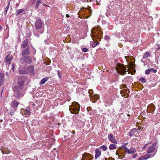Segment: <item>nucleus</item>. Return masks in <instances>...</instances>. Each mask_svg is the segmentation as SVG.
Returning <instances> with one entry per match:
<instances>
[{"mask_svg": "<svg viewBox=\"0 0 160 160\" xmlns=\"http://www.w3.org/2000/svg\"><path fill=\"white\" fill-rule=\"evenodd\" d=\"M99 148L102 149L103 151H105L107 149V147L104 145H102Z\"/></svg>", "mask_w": 160, "mask_h": 160, "instance_id": "nucleus-29", "label": "nucleus"}, {"mask_svg": "<svg viewBox=\"0 0 160 160\" xmlns=\"http://www.w3.org/2000/svg\"><path fill=\"white\" fill-rule=\"evenodd\" d=\"M27 72H29L30 73H33L34 72V69L33 67L32 66H30L28 68Z\"/></svg>", "mask_w": 160, "mask_h": 160, "instance_id": "nucleus-19", "label": "nucleus"}, {"mask_svg": "<svg viewBox=\"0 0 160 160\" xmlns=\"http://www.w3.org/2000/svg\"><path fill=\"white\" fill-rule=\"evenodd\" d=\"M27 80V78L23 76H20L18 78V83L20 86V88L21 90H23L24 89L23 85L25 82Z\"/></svg>", "mask_w": 160, "mask_h": 160, "instance_id": "nucleus-6", "label": "nucleus"}, {"mask_svg": "<svg viewBox=\"0 0 160 160\" xmlns=\"http://www.w3.org/2000/svg\"><path fill=\"white\" fill-rule=\"evenodd\" d=\"M112 142L115 144L117 143V141H112Z\"/></svg>", "mask_w": 160, "mask_h": 160, "instance_id": "nucleus-42", "label": "nucleus"}, {"mask_svg": "<svg viewBox=\"0 0 160 160\" xmlns=\"http://www.w3.org/2000/svg\"><path fill=\"white\" fill-rule=\"evenodd\" d=\"M58 77H59V78H61V75H60V74L59 73V72H58Z\"/></svg>", "mask_w": 160, "mask_h": 160, "instance_id": "nucleus-44", "label": "nucleus"}, {"mask_svg": "<svg viewBox=\"0 0 160 160\" xmlns=\"http://www.w3.org/2000/svg\"><path fill=\"white\" fill-rule=\"evenodd\" d=\"M109 140H115L114 137L111 134H109L108 136Z\"/></svg>", "mask_w": 160, "mask_h": 160, "instance_id": "nucleus-24", "label": "nucleus"}, {"mask_svg": "<svg viewBox=\"0 0 160 160\" xmlns=\"http://www.w3.org/2000/svg\"><path fill=\"white\" fill-rule=\"evenodd\" d=\"M125 150L127 153L131 154H133L136 151L135 149L133 148H131L130 149H129L127 148H126Z\"/></svg>", "mask_w": 160, "mask_h": 160, "instance_id": "nucleus-14", "label": "nucleus"}, {"mask_svg": "<svg viewBox=\"0 0 160 160\" xmlns=\"http://www.w3.org/2000/svg\"><path fill=\"white\" fill-rule=\"evenodd\" d=\"M95 158L96 159H97L100 156L101 151L100 149L97 148L95 150Z\"/></svg>", "mask_w": 160, "mask_h": 160, "instance_id": "nucleus-15", "label": "nucleus"}, {"mask_svg": "<svg viewBox=\"0 0 160 160\" xmlns=\"http://www.w3.org/2000/svg\"><path fill=\"white\" fill-rule=\"evenodd\" d=\"M43 32V31H42V32H40V33H42Z\"/></svg>", "mask_w": 160, "mask_h": 160, "instance_id": "nucleus-52", "label": "nucleus"}, {"mask_svg": "<svg viewBox=\"0 0 160 160\" xmlns=\"http://www.w3.org/2000/svg\"><path fill=\"white\" fill-rule=\"evenodd\" d=\"M11 70H12V72H14V65L13 63H12V68H11Z\"/></svg>", "mask_w": 160, "mask_h": 160, "instance_id": "nucleus-35", "label": "nucleus"}, {"mask_svg": "<svg viewBox=\"0 0 160 160\" xmlns=\"http://www.w3.org/2000/svg\"><path fill=\"white\" fill-rule=\"evenodd\" d=\"M35 27L36 29H41L42 27V23L41 19H38L35 22Z\"/></svg>", "mask_w": 160, "mask_h": 160, "instance_id": "nucleus-10", "label": "nucleus"}, {"mask_svg": "<svg viewBox=\"0 0 160 160\" xmlns=\"http://www.w3.org/2000/svg\"><path fill=\"white\" fill-rule=\"evenodd\" d=\"M19 103L18 102L15 101H12L10 109L8 111V113L11 115L12 116L14 112L16 110Z\"/></svg>", "mask_w": 160, "mask_h": 160, "instance_id": "nucleus-5", "label": "nucleus"}, {"mask_svg": "<svg viewBox=\"0 0 160 160\" xmlns=\"http://www.w3.org/2000/svg\"><path fill=\"white\" fill-rule=\"evenodd\" d=\"M13 58L12 56L10 55H8L7 56L5 59V60L7 62V64L8 66H9L10 64V62L12 59Z\"/></svg>", "mask_w": 160, "mask_h": 160, "instance_id": "nucleus-13", "label": "nucleus"}, {"mask_svg": "<svg viewBox=\"0 0 160 160\" xmlns=\"http://www.w3.org/2000/svg\"><path fill=\"white\" fill-rule=\"evenodd\" d=\"M92 155L89 153H84L81 160H92Z\"/></svg>", "mask_w": 160, "mask_h": 160, "instance_id": "nucleus-12", "label": "nucleus"}, {"mask_svg": "<svg viewBox=\"0 0 160 160\" xmlns=\"http://www.w3.org/2000/svg\"><path fill=\"white\" fill-rule=\"evenodd\" d=\"M13 89L15 97L18 98L20 96H22L23 95L24 93L22 92V91H20L18 86H15Z\"/></svg>", "mask_w": 160, "mask_h": 160, "instance_id": "nucleus-8", "label": "nucleus"}, {"mask_svg": "<svg viewBox=\"0 0 160 160\" xmlns=\"http://www.w3.org/2000/svg\"><path fill=\"white\" fill-rule=\"evenodd\" d=\"M102 22L103 24H105L106 23V22L104 20H102Z\"/></svg>", "mask_w": 160, "mask_h": 160, "instance_id": "nucleus-41", "label": "nucleus"}, {"mask_svg": "<svg viewBox=\"0 0 160 160\" xmlns=\"http://www.w3.org/2000/svg\"><path fill=\"white\" fill-rule=\"evenodd\" d=\"M147 110H150L151 112H153L155 110V106L153 104H151L148 105L147 108Z\"/></svg>", "mask_w": 160, "mask_h": 160, "instance_id": "nucleus-16", "label": "nucleus"}, {"mask_svg": "<svg viewBox=\"0 0 160 160\" xmlns=\"http://www.w3.org/2000/svg\"><path fill=\"white\" fill-rule=\"evenodd\" d=\"M141 128V127H140V128H138V130H139Z\"/></svg>", "mask_w": 160, "mask_h": 160, "instance_id": "nucleus-46", "label": "nucleus"}, {"mask_svg": "<svg viewBox=\"0 0 160 160\" xmlns=\"http://www.w3.org/2000/svg\"><path fill=\"white\" fill-rule=\"evenodd\" d=\"M30 52L28 48H26L24 49L22 52V56H25V55H29Z\"/></svg>", "mask_w": 160, "mask_h": 160, "instance_id": "nucleus-18", "label": "nucleus"}, {"mask_svg": "<svg viewBox=\"0 0 160 160\" xmlns=\"http://www.w3.org/2000/svg\"><path fill=\"white\" fill-rule=\"evenodd\" d=\"M9 3L8 4V5H7V6L5 8V10L4 12V14L5 15H6L7 14V11L9 9Z\"/></svg>", "mask_w": 160, "mask_h": 160, "instance_id": "nucleus-26", "label": "nucleus"}, {"mask_svg": "<svg viewBox=\"0 0 160 160\" xmlns=\"http://www.w3.org/2000/svg\"><path fill=\"white\" fill-rule=\"evenodd\" d=\"M116 69L118 72L122 75L125 74L127 70V67H125L123 65L120 64L118 65Z\"/></svg>", "mask_w": 160, "mask_h": 160, "instance_id": "nucleus-7", "label": "nucleus"}, {"mask_svg": "<svg viewBox=\"0 0 160 160\" xmlns=\"http://www.w3.org/2000/svg\"><path fill=\"white\" fill-rule=\"evenodd\" d=\"M21 62L22 63L30 64L32 62L31 58L30 56H24L21 58Z\"/></svg>", "mask_w": 160, "mask_h": 160, "instance_id": "nucleus-9", "label": "nucleus"}, {"mask_svg": "<svg viewBox=\"0 0 160 160\" xmlns=\"http://www.w3.org/2000/svg\"><path fill=\"white\" fill-rule=\"evenodd\" d=\"M42 3V2L40 1H38L37 3L36 4V8H38L39 6V5Z\"/></svg>", "mask_w": 160, "mask_h": 160, "instance_id": "nucleus-32", "label": "nucleus"}, {"mask_svg": "<svg viewBox=\"0 0 160 160\" xmlns=\"http://www.w3.org/2000/svg\"><path fill=\"white\" fill-rule=\"evenodd\" d=\"M99 98V95H98V94H96V95L94 94L92 98H91V101H92V102L94 103L95 102H94L93 101H92V99L93 98L96 99H98Z\"/></svg>", "mask_w": 160, "mask_h": 160, "instance_id": "nucleus-25", "label": "nucleus"}, {"mask_svg": "<svg viewBox=\"0 0 160 160\" xmlns=\"http://www.w3.org/2000/svg\"><path fill=\"white\" fill-rule=\"evenodd\" d=\"M139 81L142 83H144L146 82V80L144 78H142L140 79Z\"/></svg>", "mask_w": 160, "mask_h": 160, "instance_id": "nucleus-31", "label": "nucleus"}, {"mask_svg": "<svg viewBox=\"0 0 160 160\" xmlns=\"http://www.w3.org/2000/svg\"><path fill=\"white\" fill-rule=\"evenodd\" d=\"M137 156V154H134L133 155L132 157L133 158H135Z\"/></svg>", "mask_w": 160, "mask_h": 160, "instance_id": "nucleus-39", "label": "nucleus"}, {"mask_svg": "<svg viewBox=\"0 0 160 160\" xmlns=\"http://www.w3.org/2000/svg\"><path fill=\"white\" fill-rule=\"evenodd\" d=\"M35 106V104L33 102H30L29 103L28 107H27L25 109H21V113L23 116L25 115V117H28L29 115L31 112L30 111V109H33Z\"/></svg>", "mask_w": 160, "mask_h": 160, "instance_id": "nucleus-3", "label": "nucleus"}, {"mask_svg": "<svg viewBox=\"0 0 160 160\" xmlns=\"http://www.w3.org/2000/svg\"><path fill=\"white\" fill-rule=\"evenodd\" d=\"M66 17L67 18H69V16H70L68 14H66Z\"/></svg>", "mask_w": 160, "mask_h": 160, "instance_id": "nucleus-45", "label": "nucleus"}, {"mask_svg": "<svg viewBox=\"0 0 160 160\" xmlns=\"http://www.w3.org/2000/svg\"><path fill=\"white\" fill-rule=\"evenodd\" d=\"M128 117H129L130 116V114H128Z\"/></svg>", "mask_w": 160, "mask_h": 160, "instance_id": "nucleus-49", "label": "nucleus"}, {"mask_svg": "<svg viewBox=\"0 0 160 160\" xmlns=\"http://www.w3.org/2000/svg\"><path fill=\"white\" fill-rule=\"evenodd\" d=\"M80 110V106L78 103L76 102L72 103V105L70 107L69 110L72 113L77 114Z\"/></svg>", "mask_w": 160, "mask_h": 160, "instance_id": "nucleus-4", "label": "nucleus"}, {"mask_svg": "<svg viewBox=\"0 0 160 160\" xmlns=\"http://www.w3.org/2000/svg\"><path fill=\"white\" fill-rule=\"evenodd\" d=\"M99 44V42H97L96 43L95 42H94L93 43L92 45V46L93 47H95L96 45H98Z\"/></svg>", "mask_w": 160, "mask_h": 160, "instance_id": "nucleus-37", "label": "nucleus"}, {"mask_svg": "<svg viewBox=\"0 0 160 160\" xmlns=\"http://www.w3.org/2000/svg\"><path fill=\"white\" fill-rule=\"evenodd\" d=\"M92 37L93 39H95L96 37H98L99 38L102 35L103 32L101 31L100 27L98 26L97 28H93L91 31Z\"/></svg>", "mask_w": 160, "mask_h": 160, "instance_id": "nucleus-2", "label": "nucleus"}, {"mask_svg": "<svg viewBox=\"0 0 160 160\" xmlns=\"http://www.w3.org/2000/svg\"><path fill=\"white\" fill-rule=\"evenodd\" d=\"M150 56V55L148 52H146L144 54L143 58H146L147 57H149Z\"/></svg>", "mask_w": 160, "mask_h": 160, "instance_id": "nucleus-30", "label": "nucleus"}, {"mask_svg": "<svg viewBox=\"0 0 160 160\" xmlns=\"http://www.w3.org/2000/svg\"><path fill=\"white\" fill-rule=\"evenodd\" d=\"M96 4H97V5H99V3L98 2H97L96 3Z\"/></svg>", "mask_w": 160, "mask_h": 160, "instance_id": "nucleus-48", "label": "nucleus"}, {"mask_svg": "<svg viewBox=\"0 0 160 160\" xmlns=\"http://www.w3.org/2000/svg\"><path fill=\"white\" fill-rule=\"evenodd\" d=\"M82 51L84 52H88V49L87 48H82Z\"/></svg>", "mask_w": 160, "mask_h": 160, "instance_id": "nucleus-34", "label": "nucleus"}, {"mask_svg": "<svg viewBox=\"0 0 160 160\" xmlns=\"http://www.w3.org/2000/svg\"><path fill=\"white\" fill-rule=\"evenodd\" d=\"M109 38V37L108 36H106L105 37V39L106 40H108Z\"/></svg>", "mask_w": 160, "mask_h": 160, "instance_id": "nucleus-38", "label": "nucleus"}, {"mask_svg": "<svg viewBox=\"0 0 160 160\" xmlns=\"http://www.w3.org/2000/svg\"><path fill=\"white\" fill-rule=\"evenodd\" d=\"M155 48L156 49L155 52H156L157 50L160 49V45L158 44H157L155 47Z\"/></svg>", "mask_w": 160, "mask_h": 160, "instance_id": "nucleus-27", "label": "nucleus"}, {"mask_svg": "<svg viewBox=\"0 0 160 160\" xmlns=\"http://www.w3.org/2000/svg\"><path fill=\"white\" fill-rule=\"evenodd\" d=\"M28 39H26L24 40L23 42L22 47L23 48H25L26 47L28 44Z\"/></svg>", "mask_w": 160, "mask_h": 160, "instance_id": "nucleus-21", "label": "nucleus"}, {"mask_svg": "<svg viewBox=\"0 0 160 160\" xmlns=\"http://www.w3.org/2000/svg\"><path fill=\"white\" fill-rule=\"evenodd\" d=\"M91 94L90 93L89 94V96L91 97Z\"/></svg>", "mask_w": 160, "mask_h": 160, "instance_id": "nucleus-50", "label": "nucleus"}, {"mask_svg": "<svg viewBox=\"0 0 160 160\" xmlns=\"http://www.w3.org/2000/svg\"><path fill=\"white\" fill-rule=\"evenodd\" d=\"M150 72H152L156 73L157 72V70H156L152 68H151L150 69H149Z\"/></svg>", "mask_w": 160, "mask_h": 160, "instance_id": "nucleus-33", "label": "nucleus"}, {"mask_svg": "<svg viewBox=\"0 0 160 160\" xmlns=\"http://www.w3.org/2000/svg\"><path fill=\"white\" fill-rule=\"evenodd\" d=\"M156 142L153 144L147 150L148 154L141 157L138 159V160H146L154 156L156 153L155 152H154L155 149L154 146L156 145Z\"/></svg>", "mask_w": 160, "mask_h": 160, "instance_id": "nucleus-1", "label": "nucleus"}, {"mask_svg": "<svg viewBox=\"0 0 160 160\" xmlns=\"http://www.w3.org/2000/svg\"><path fill=\"white\" fill-rule=\"evenodd\" d=\"M150 71L149 69H147L145 70V73L146 74H148L150 73Z\"/></svg>", "mask_w": 160, "mask_h": 160, "instance_id": "nucleus-36", "label": "nucleus"}, {"mask_svg": "<svg viewBox=\"0 0 160 160\" xmlns=\"http://www.w3.org/2000/svg\"><path fill=\"white\" fill-rule=\"evenodd\" d=\"M109 148L110 149L113 150L116 148L117 146L115 144H112L110 145Z\"/></svg>", "mask_w": 160, "mask_h": 160, "instance_id": "nucleus-23", "label": "nucleus"}, {"mask_svg": "<svg viewBox=\"0 0 160 160\" xmlns=\"http://www.w3.org/2000/svg\"><path fill=\"white\" fill-rule=\"evenodd\" d=\"M138 131L136 128H134L129 132L130 136L131 137L132 136H135L137 137L139 136Z\"/></svg>", "mask_w": 160, "mask_h": 160, "instance_id": "nucleus-11", "label": "nucleus"}, {"mask_svg": "<svg viewBox=\"0 0 160 160\" xmlns=\"http://www.w3.org/2000/svg\"><path fill=\"white\" fill-rule=\"evenodd\" d=\"M2 119H1L0 120V122H2Z\"/></svg>", "mask_w": 160, "mask_h": 160, "instance_id": "nucleus-51", "label": "nucleus"}, {"mask_svg": "<svg viewBox=\"0 0 160 160\" xmlns=\"http://www.w3.org/2000/svg\"><path fill=\"white\" fill-rule=\"evenodd\" d=\"M4 76L2 73H0V86H1L4 82Z\"/></svg>", "mask_w": 160, "mask_h": 160, "instance_id": "nucleus-20", "label": "nucleus"}, {"mask_svg": "<svg viewBox=\"0 0 160 160\" xmlns=\"http://www.w3.org/2000/svg\"><path fill=\"white\" fill-rule=\"evenodd\" d=\"M91 108L90 107H88L87 108V110L88 111H90L91 109Z\"/></svg>", "mask_w": 160, "mask_h": 160, "instance_id": "nucleus-43", "label": "nucleus"}, {"mask_svg": "<svg viewBox=\"0 0 160 160\" xmlns=\"http://www.w3.org/2000/svg\"><path fill=\"white\" fill-rule=\"evenodd\" d=\"M48 77H46L42 79L41 81L40 84H44L48 80Z\"/></svg>", "mask_w": 160, "mask_h": 160, "instance_id": "nucleus-22", "label": "nucleus"}, {"mask_svg": "<svg viewBox=\"0 0 160 160\" xmlns=\"http://www.w3.org/2000/svg\"><path fill=\"white\" fill-rule=\"evenodd\" d=\"M10 152H11L10 150H7V151H6V152H5V153L6 154H8V153H10Z\"/></svg>", "mask_w": 160, "mask_h": 160, "instance_id": "nucleus-40", "label": "nucleus"}, {"mask_svg": "<svg viewBox=\"0 0 160 160\" xmlns=\"http://www.w3.org/2000/svg\"><path fill=\"white\" fill-rule=\"evenodd\" d=\"M43 6H48L46 5V4H43Z\"/></svg>", "mask_w": 160, "mask_h": 160, "instance_id": "nucleus-47", "label": "nucleus"}, {"mask_svg": "<svg viewBox=\"0 0 160 160\" xmlns=\"http://www.w3.org/2000/svg\"><path fill=\"white\" fill-rule=\"evenodd\" d=\"M19 72L21 74H26L28 73L27 71L22 70H19Z\"/></svg>", "mask_w": 160, "mask_h": 160, "instance_id": "nucleus-28", "label": "nucleus"}, {"mask_svg": "<svg viewBox=\"0 0 160 160\" xmlns=\"http://www.w3.org/2000/svg\"><path fill=\"white\" fill-rule=\"evenodd\" d=\"M26 11V9L25 8L22 9H18L16 10L15 14L16 16H18L20 14Z\"/></svg>", "mask_w": 160, "mask_h": 160, "instance_id": "nucleus-17", "label": "nucleus"}]
</instances>
